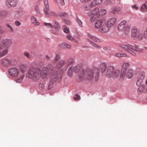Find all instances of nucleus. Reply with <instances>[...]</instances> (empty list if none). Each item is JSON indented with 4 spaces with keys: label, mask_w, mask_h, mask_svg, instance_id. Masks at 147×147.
I'll use <instances>...</instances> for the list:
<instances>
[{
    "label": "nucleus",
    "mask_w": 147,
    "mask_h": 147,
    "mask_svg": "<svg viewBox=\"0 0 147 147\" xmlns=\"http://www.w3.org/2000/svg\"><path fill=\"white\" fill-rule=\"evenodd\" d=\"M53 67L52 65H49L47 67H44L40 69L39 68H36L33 66L30 67L28 70V76L32 78L35 81H38L40 78H45L47 75V72L51 71L53 73Z\"/></svg>",
    "instance_id": "obj_1"
},
{
    "label": "nucleus",
    "mask_w": 147,
    "mask_h": 147,
    "mask_svg": "<svg viewBox=\"0 0 147 147\" xmlns=\"http://www.w3.org/2000/svg\"><path fill=\"white\" fill-rule=\"evenodd\" d=\"M99 73V70L97 68H95L93 69H88L86 71L82 69L79 76L83 78L86 77L89 80H92L94 78L95 81H96L98 80Z\"/></svg>",
    "instance_id": "obj_2"
},
{
    "label": "nucleus",
    "mask_w": 147,
    "mask_h": 147,
    "mask_svg": "<svg viewBox=\"0 0 147 147\" xmlns=\"http://www.w3.org/2000/svg\"><path fill=\"white\" fill-rule=\"evenodd\" d=\"M12 44L11 40L9 39H0V50L3 49L5 47L6 49L0 53V58L5 55L7 53L8 47Z\"/></svg>",
    "instance_id": "obj_3"
},
{
    "label": "nucleus",
    "mask_w": 147,
    "mask_h": 147,
    "mask_svg": "<svg viewBox=\"0 0 147 147\" xmlns=\"http://www.w3.org/2000/svg\"><path fill=\"white\" fill-rule=\"evenodd\" d=\"M107 27L106 22L101 19H99L96 21L94 24V28L96 29H99V31L102 33L107 32Z\"/></svg>",
    "instance_id": "obj_4"
},
{
    "label": "nucleus",
    "mask_w": 147,
    "mask_h": 147,
    "mask_svg": "<svg viewBox=\"0 0 147 147\" xmlns=\"http://www.w3.org/2000/svg\"><path fill=\"white\" fill-rule=\"evenodd\" d=\"M114 66H109L108 67L106 71V76L108 78L112 77L113 79L117 78L120 75V70L119 69H114Z\"/></svg>",
    "instance_id": "obj_5"
},
{
    "label": "nucleus",
    "mask_w": 147,
    "mask_h": 147,
    "mask_svg": "<svg viewBox=\"0 0 147 147\" xmlns=\"http://www.w3.org/2000/svg\"><path fill=\"white\" fill-rule=\"evenodd\" d=\"M120 47L124 49L125 51L127 52L130 49L138 52L142 51V49L136 45L134 46L130 44H122L120 45Z\"/></svg>",
    "instance_id": "obj_6"
},
{
    "label": "nucleus",
    "mask_w": 147,
    "mask_h": 147,
    "mask_svg": "<svg viewBox=\"0 0 147 147\" xmlns=\"http://www.w3.org/2000/svg\"><path fill=\"white\" fill-rule=\"evenodd\" d=\"M118 29L119 30L123 31L126 32H129L130 27L126 24V21L125 20L122 21L118 25Z\"/></svg>",
    "instance_id": "obj_7"
},
{
    "label": "nucleus",
    "mask_w": 147,
    "mask_h": 147,
    "mask_svg": "<svg viewBox=\"0 0 147 147\" xmlns=\"http://www.w3.org/2000/svg\"><path fill=\"white\" fill-rule=\"evenodd\" d=\"M130 64L129 63H124L122 66L121 72L119 76L120 80H122L124 78L127 68L130 66Z\"/></svg>",
    "instance_id": "obj_8"
},
{
    "label": "nucleus",
    "mask_w": 147,
    "mask_h": 147,
    "mask_svg": "<svg viewBox=\"0 0 147 147\" xmlns=\"http://www.w3.org/2000/svg\"><path fill=\"white\" fill-rule=\"evenodd\" d=\"M116 21V18H113L109 19L107 22H105L108 28L107 30V32L109 31L111 27L114 26Z\"/></svg>",
    "instance_id": "obj_9"
},
{
    "label": "nucleus",
    "mask_w": 147,
    "mask_h": 147,
    "mask_svg": "<svg viewBox=\"0 0 147 147\" xmlns=\"http://www.w3.org/2000/svg\"><path fill=\"white\" fill-rule=\"evenodd\" d=\"M9 75L13 77L17 76L19 73L18 70L16 68H12L8 70Z\"/></svg>",
    "instance_id": "obj_10"
},
{
    "label": "nucleus",
    "mask_w": 147,
    "mask_h": 147,
    "mask_svg": "<svg viewBox=\"0 0 147 147\" xmlns=\"http://www.w3.org/2000/svg\"><path fill=\"white\" fill-rule=\"evenodd\" d=\"M134 74V70L131 68H129L126 71L125 76L127 78L131 79L133 77Z\"/></svg>",
    "instance_id": "obj_11"
},
{
    "label": "nucleus",
    "mask_w": 147,
    "mask_h": 147,
    "mask_svg": "<svg viewBox=\"0 0 147 147\" xmlns=\"http://www.w3.org/2000/svg\"><path fill=\"white\" fill-rule=\"evenodd\" d=\"M135 71L138 74V78L144 79L145 76V74L144 71L141 70L140 69L138 68L137 69H136Z\"/></svg>",
    "instance_id": "obj_12"
},
{
    "label": "nucleus",
    "mask_w": 147,
    "mask_h": 147,
    "mask_svg": "<svg viewBox=\"0 0 147 147\" xmlns=\"http://www.w3.org/2000/svg\"><path fill=\"white\" fill-rule=\"evenodd\" d=\"M6 6L9 7L11 6L15 7L16 5V2L15 0H8L5 2Z\"/></svg>",
    "instance_id": "obj_13"
},
{
    "label": "nucleus",
    "mask_w": 147,
    "mask_h": 147,
    "mask_svg": "<svg viewBox=\"0 0 147 147\" xmlns=\"http://www.w3.org/2000/svg\"><path fill=\"white\" fill-rule=\"evenodd\" d=\"M107 65L105 63H102L100 66V69L102 73H105L106 76V71L107 70Z\"/></svg>",
    "instance_id": "obj_14"
},
{
    "label": "nucleus",
    "mask_w": 147,
    "mask_h": 147,
    "mask_svg": "<svg viewBox=\"0 0 147 147\" xmlns=\"http://www.w3.org/2000/svg\"><path fill=\"white\" fill-rule=\"evenodd\" d=\"M99 10L98 8H96L93 9L89 13V15H94L96 16H99L100 15L99 14Z\"/></svg>",
    "instance_id": "obj_15"
},
{
    "label": "nucleus",
    "mask_w": 147,
    "mask_h": 147,
    "mask_svg": "<svg viewBox=\"0 0 147 147\" xmlns=\"http://www.w3.org/2000/svg\"><path fill=\"white\" fill-rule=\"evenodd\" d=\"M45 8H44V11L45 14L47 16H49L48 10L49 9L48 1L47 0H45L44 1Z\"/></svg>",
    "instance_id": "obj_16"
},
{
    "label": "nucleus",
    "mask_w": 147,
    "mask_h": 147,
    "mask_svg": "<svg viewBox=\"0 0 147 147\" xmlns=\"http://www.w3.org/2000/svg\"><path fill=\"white\" fill-rule=\"evenodd\" d=\"M30 20L31 23L36 26H38L39 25V22L37 21L36 18L33 16L30 17Z\"/></svg>",
    "instance_id": "obj_17"
},
{
    "label": "nucleus",
    "mask_w": 147,
    "mask_h": 147,
    "mask_svg": "<svg viewBox=\"0 0 147 147\" xmlns=\"http://www.w3.org/2000/svg\"><path fill=\"white\" fill-rule=\"evenodd\" d=\"M59 47L62 48H66L70 49L71 48V45L69 44H67L65 42H62L59 45Z\"/></svg>",
    "instance_id": "obj_18"
},
{
    "label": "nucleus",
    "mask_w": 147,
    "mask_h": 147,
    "mask_svg": "<svg viewBox=\"0 0 147 147\" xmlns=\"http://www.w3.org/2000/svg\"><path fill=\"white\" fill-rule=\"evenodd\" d=\"M28 68V66L26 64H22L20 67V70L22 74H24Z\"/></svg>",
    "instance_id": "obj_19"
},
{
    "label": "nucleus",
    "mask_w": 147,
    "mask_h": 147,
    "mask_svg": "<svg viewBox=\"0 0 147 147\" xmlns=\"http://www.w3.org/2000/svg\"><path fill=\"white\" fill-rule=\"evenodd\" d=\"M11 63V61L7 59H4L2 61V64L5 66H9Z\"/></svg>",
    "instance_id": "obj_20"
},
{
    "label": "nucleus",
    "mask_w": 147,
    "mask_h": 147,
    "mask_svg": "<svg viewBox=\"0 0 147 147\" xmlns=\"http://www.w3.org/2000/svg\"><path fill=\"white\" fill-rule=\"evenodd\" d=\"M147 90V87L144 85L141 86L138 88V91L142 93H145Z\"/></svg>",
    "instance_id": "obj_21"
},
{
    "label": "nucleus",
    "mask_w": 147,
    "mask_h": 147,
    "mask_svg": "<svg viewBox=\"0 0 147 147\" xmlns=\"http://www.w3.org/2000/svg\"><path fill=\"white\" fill-rule=\"evenodd\" d=\"M63 73V70H62L60 74H57V71H54L51 75L52 77L53 78H56L57 77H58L59 78H60L61 77L62 74Z\"/></svg>",
    "instance_id": "obj_22"
},
{
    "label": "nucleus",
    "mask_w": 147,
    "mask_h": 147,
    "mask_svg": "<svg viewBox=\"0 0 147 147\" xmlns=\"http://www.w3.org/2000/svg\"><path fill=\"white\" fill-rule=\"evenodd\" d=\"M137 34V28L135 27H133L131 29V36L133 37H136Z\"/></svg>",
    "instance_id": "obj_23"
},
{
    "label": "nucleus",
    "mask_w": 147,
    "mask_h": 147,
    "mask_svg": "<svg viewBox=\"0 0 147 147\" xmlns=\"http://www.w3.org/2000/svg\"><path fill=\"white\" fill-rule=\"evenodd\" d=\"M88 36L89 39L94 42H99L100 41V40L99 39L91 34H88Z\"/></svg>",
    "instance_id": "obj_24"
},
{
    "label": "nucleus",
    "mask_w": 147,
    "mask_h": 147,
    "mask_svg": "<svg viewBox=\"0 0 147 147\" xmlns=\"http://www.w3.org/2000/svg\"><path fill=\"white\" fill-rule=\"evenodd\" d=\"M65 63V61L63 60H62L58 62L57 63L56 65L57 67L60 68L61 67L64 65Z\"/></svg>",
    "instance_id": "obj_25"
},
{
    "label": "nucleus",
    "mask_w": 147,
    "mask_h": 147,
    "mask_svg": "<svg viewBox=\"0 0 147 147\" xmlns=\"http://www.w3.org/2000/svg\"><path fill=\"white\" fill-rule=\"evenodd\" d=\"M103 0H95L91 3V5L93 6H95L101 3Z\"/></svg>",
    "instance_id": "obj_26"
},
{
    "label": "nucleus",
    "mask_w": 147,
    "mask_h": 147,
    "mask_svg": "<svg viewBox=\"0 0 147 147\" xmlns=\"http://www.w3.org/2000/svg\"><path fill=\"white\" fill-rule=\"evenodd\" d=\"M81 66L82 65L81 64H78L73 69L74 70L76 73L78 72L82 69Z\"/></svg>",
    "instance_id": "obj_27"
},
{
    "label": "nucleus",
    "mask_w": 147,
    "mask_h": 147,
    "mask_svg": "<svg viewBox=\"0 0 147 147\" xmlns=\"http://www.w3.org/2000/svg\"><path fill=\"white\" fill-rule=\"evenodd\" d=\"M73 70V67L71 66L69 68L68 70V75L70 77H72V76Z\"/></svg>",
    "instance_id": "obj_28"
},
{
    "label": "nucleus",
    "mask_w": 147,
    "mask_h": 147,
    "mask_svg": "<svg viewBox=\"0 0 147 147\" xmlns=\"http://www.w3.org/2000/svg\"><path fill=\"white\" fill-rule=\"evenodd\" d=\"M144 34L140 32H138L137 34L136 37L140 40H142L144 38Z\"/></svg>",
    "instance_id": "obj_29"
},
{
    "label": "nucleus",
    "mask_w": 147,
    "mask_h": 147,
    "mask_svg": "<svg viewBox=\"0 0 147 147\" xmlns=\"http://www.w3.org/2000/svg\"><path fill=\"white\" fill-rule=\"evenodd\" d=\"M142 78H137L136 85L138 86H140L141 85L142 82H143V80Z\"/></svg>",
    "instance_id": "obj_30"
},
{
    "label": "nucleus",
    "mask_w": 147,
    "mask_h": 147,
    "mask_svg": "<svg viewBox=\"0 0 147 147\" xmlns=\"http://www.w3.org/2000/svg\"><path fill=\"white\" fill-rule=\"evenodd\" d=\"M53 22V26L55 28L56 30L59 29L60 28V26L56 20H54Z\"/></svg>",
    "instance_id": "obj_31"
},
{
    "label": "nucleus",
    "mask_w": 147,
    "mask_h": 147,
    "mask_svg": "<svg viewBox=\"0 0 147 147\" xmlns=\"http://www.w3.org/2000/svg\"><path fill=\"white\" fill-rule=\"evenodd\" d=\"M92 16L90 19V20L91 22H94V21L96 20L98 17V16L94 15Z\"/></svg>",
    "instance_id": "obj_32"
},
{
    "label": "nucleus",
    "mask_w": 147,
    "mask_h": 147,
    "mask_svg": "<svg viewBox=\"0 0 147 147\" xmlns=\"http://www.w3.org/2000/svg\"><path fill=\"white\" fill-rule=\"evenodd\" d=\"M24 76V74H22L21 75L19 78H18L16 80V82L17 83H20L23 80Z\"/></svg>",
    "instance_id": "obj_33"
},
{
    "label": "nucleus",
    "mask_w": 147,
    "mask_h": 147,
    "mask_svg": "<svg viewBox=\"0 0 147 147\" xmlns=\"http://www.w3.org/2000/svg\"><path fill=\"white\" fill-rule=\"evenodd\" d=\"M141 10L143 12H146L147 11V7L146 4H144L141 8Z\"/></svg>",
    "instance_id": "obj_34"
},
{
    "label": "nucleus",
    "mask_w": 147,
    "mask_h": 147,
    "mask_svg": "<svg viewBox=\"0 0 147 147\" xmlns=\"http://www.w3.org/2000/svg\"><path fill=\"white\" fill-rule=\"evenodd\" d=\"M121 8L119 7H116L114 8L113 9V11L114 13H115L120 11Z\"/></svg>",
    "instance_id": "obj_35"
},
{
    "label": "nucleus",
    "mask_w": 147,
    "mask_h": 147,
    "mask_svg": "<svg viewBox=\"0 0 147 147\" xmlns=\"http://www.w3.org/2000/svg\"><path fill=\"white\" fill-rule=\"evenodd\" d=\"M144 38L145 40H147V27L144 29Z\"/></svg>",
    "instance_id": "obj_36"
},
{
    "label": "nucleus",
    "mask_w": 147,
    "mask_h": 147,
    "mask_svg": "<svg viewBox=\"0 0 147 147\" xmlns=\"http://www.w3.org/2000/svg\"><path fill=\"white\" fill-rule=\"evenodd\" d=\"M73 62V60L72 59H70L68 60L66 65L67 66H69L70 65L72 64Z\"/></svg>",
    "instance_id": "obj_37"
},
{
    "label": "nucleus",
    "mask_w": 147,
    "mask_h": 147,
    "mask_svg": "<svg viewBox=\"0 0 147 147\" xmlns=\"http://www.w3.org/2000/svg\"><path fill=\"white\" fill-rule=\"evenodd\" d=\"M24 55L27 59H29L30 58V53L28 52H24Z\"/></svg>",
    "instance_id": "obj_38"
},
{
    "label": "nucleus",
    "mask_w": 147,
    "mask_h": 147,
    "mask_svg": "<svg viewBox=\"0 0 147 147\" xmlns=\"http://www.w3.org/2000/svg\"><path fill=\"white\" fill-rule=\"evenodd\" d=\"M92 6L91 5V4L90 5H86L84 7V9L86 10L89 11L91 8Z\"/></svg>",
    "instance_id": "obj_39"
},
{
    "label": "nucleus",
    "mask_w": 147,
    "mask_h": 147,
    "mask_svg": "<svg viewBox=\"0 0 147 147\" xmlns=\"http://www.w3.org/2000/svg\"><path fill=\"white\" fill-rule=\"evenodd\" d=\"M63 21L64 22V23L67 25H69L71 24V22L68 20H65L64 18L62 19Z\"/></svg>",
    "instance_id": "obj_40"
},
{
    "label": "nucleus",
    "mask_w": 147,
    "mask_h": 147,
    "mask_svg": "<svg viewBox=\"0 0 147 147\" xmlns=\"http://www.w3.org/2000/svg\"><path fill=\"white\" fill-rule=\"evenodd\" d=\"M91 44L93 46L96 48H101V46L94 43L92 42H91Z\"/></svg>",
    "instance_id": "obj_41"
},
{
    "label": "nucleus",
    "mask_w": 147,
    "mask_h": 147,
    "mask_svg": "<svg viewBox=\"0 0 147 147\" xmlns=\"http://www.w3.org/2000/svg\"><path fill=\"white\" fill-rule=\"evenodd\" d=\"M99 14H100H100L101 15H104L105 14L106 12H107V11H106L105 10V9H101V10H100V11H99Z\"/></svg>",
    "instance_id": "obj_42"
},
{
    "label": "nucleus",
    "mask_w": 147,
    "mask_h": 147,
    "mask_svg": "<svg viewBox=\"0 0 147 147\" xmlns=\"http://www.w3.org/2000/svg\"><path fill=\"white\" fill-rule=\"evenodd\" d=\"M74 99L75 100H79L80 98V96L76 94V95L75 96L73 97Z\"/></svg>",
    "instance_id": "obj_43"
},
{
    "label": "nucleus",
    "mask_w": 147,
    "mask_h": 147,
    "mask_svg": "<svg viewBox=\"0 0 147 147\" xmlns=\"http://www.w3.org/2000/svg\"><path fill=\"white\" fill-rule=\"evenodd\" d=\"M67 37L68 39L70 40H72L74 39L73 37L70 34L67 35Z\"/></svg>",
    "instance_id": "obj_44"
},
{
    "label": "nucleus",
    "mask_w": 147,
    "mask_h": 147,
    "mask_svg": "<svg viewBox=\"0 0 147 147\" xmlns=\"http://www.w3.org/2000/svg\"><path fill=\"white\" fill-rule=\"evenodd\" d=\"M77 21L80 26H82V23L81 21L80 20V19H79L78 18H77Z\"/></svg>",
    "instance_id": "obj_45"
},
{
    "label": "nucleus",
    "mask_w": 147,
    "mask_h": 147,
    "mask_svg": "<svg viewBox=\"0 0 147 147\" xmlns=\"http://www.w3.org/2000/svg\"><path fill=\"white\" fill-rule=\"evenodd\" d=\"M51 81H52L51 80L48 86V88L49 90L51 89L53 87V84L52 82L51 83Z\"/></svg>",
    "instance_id": "obj_46"
},
{
    "label": "nucleus",
    "mask_w": 147,
    "mask_h": 147,
    "mask_svg": "<svg viewBox=\"0 0 147 147\" xmlns=\"http://www.w3.org/2000/svg\"><path fill=\"white\" fill-rule=\"evenodd\" d=\"M131 49H130L128 51V52H129L132 55L135 56L136 55V54L132 50H131Z\"/></svg>",
    "instance_id": "obj_47"
},
{
    "label": "nucleus",
    "mask_w": 147,
    "mask_h": 147,
    "mask_svg": "<svg viewBox=\"0 0 147 147\" xmlns=\"http://www.w3.org/2000/svg\"><path fill=\"white\" fill-rule=\"evenodd\" d=\"M63 31L65 33H67L69 32V30L68 28H66L64 29Z\"/></svg>",
    "instance_id": "obj_48"
},
{
    "label": "nucleus",
    "mask_w": 147,
    "mask_h": 147,
    "mask_svg": "<svg viewBox=\"0 0 147 147\" xmlns=\"http://www.w3.org/2000/svg\"><path fill=\"white\" fill-rule=\"evenodd\" d=\"M132 8L133 9H135L136 10H137L138 9V7L136 5H134L131 6Z\"/></svg>",
    "instance_id": "obj_49"
},
{
    "label": "nucleus",
    "mask_w": 147,
    "mask_h": 147,
    "mask_svg": "<svg viewBox=\"0 0 147 147\" xmlns=\"http://www.w3.org/2000/svg\"><path fill=\"white\" fill-rule=\"evenodd\" d=\"M120 57H127V55L125 53H120Z\"/></svg>",
    "instance_id": "obj_50"
},
{
    "label": "nucleus",
    "mask_w": 147,
    "mask_h": 147,
    "mask_svg": "<svg viewBox=\"0 0 147 147\" xmlns=\"http://www.w3.org/2000/svg\"><path fill=\"white\" fill-rule=\"evenodd\" d=\"M66 14V13L64 12H62L60 13L59 15L60 16H65Z\"/></svg>",
    "instance_id": "obj_51"
},
{
    "label": "nucleus",
    "mask_w": 147,
    "mask_h": 147,
    "mask_svg": "<svg viewBox=\"0 0 147 147\" xmlns=\"http://www.w3.org/2000/svg\"><path fill=\"white\" fill-rule=\"evenodd\" d=\"M59 58L60 57L58 55H56L55 57V61H56L59 59Z\"/></svg>",
    "instance_id": "obj_52"
},
{
    "label": "nucleus",
    "mask_w": 147,
    "mask_h": 147,
    "mask_svg": "<svg viewBox=\"0 0 147 147\" xmlns=\"http://www.w3.org/2000/svg\"><path fill=\"white\" fill-rule=\"evenodd\" d=\"M44 25L46 26H49L51 28L52 27V26L50 23H45Z\"/></svg>",
    "instance_id": "obj_53"
},
{
    "label": "nucleus",
    "mask_w": 147,
    "mask_h": 147,
    "mask_svg": "<svg viewBox=\"0 0 147 147\" xmlns=\"http://www.w3.org/2000/svg\"><path fill=\"white\" fill-rule=\"evenodd\" d=\"M59 3L61 5H63L65 4L64 0H60Z\"/></svg>",
    "instance_id": "obj_54"
},
{
    "label": "nucleus",
    "mask_w": 147,
    "mask_h": 147,
    "mask_svg": "<svg viewBox=\"0 0 147 147\" xmlns=\"http://www.w3.org/2000/svg\"><path fill=\"white\" fill-rule=\"evenodd\" d=\"M50 14L51 15L54 16H56L57 15V14L55 12L53 11H51Z\"/></svg>",
    "instance_id": "obj_55"
},
{
    "label": "nucleus",
    "mask_w": 147,
    "mask_h": 147,
    "mask_svg": "<svg viewBox=\"0 0 147 147\" xmlns=\"http://www.w3.org/2000/svg\"><path fill=\"white\" fill-rule=\"evenodd\" d=\"M34 9L37 12H38L39 11V7L37 5L35 6Z\"/></svg>",
    "instance_id": "obj_56"
},
{
    "label": "nucleus",
    "mask_w": 147,
    "mask_h": 147,
    "mask_svg": "<svg viewBox=\"0 0 147 147\" xmlns=\"http://www.w3.org/2000/svg\"><path fill=\"white\" fill-rule=\"evenodd\" d=\"M115 57H120V54L119 53H117L115 54L114 55Z\"/></svg>",
    "instance_id": "obj_57"
},
{
    "label": "nucleus",
    "mask_w": 147,
    "mask_h": 147,
    "mask_svg": "<svg viewBox=\"0 0 147 147\" xmlns=\"http://www.w3.org/2000/svg\"><path fill=\"white\" fill-rule=\"evenodd\" d=\"M3 27L1 26H0V34L3 33L4 32V30H3Z\"/></svg>",
    "instance_id": "obj_58"
},
{
    "label": "nucleus",
    "mask_w": 147,
    "mask_h": 147,
    "mask_svg": "<svg viewBox=\"0 0 147 147\" xmlns=\"http://www.w3.org/2000/svg\"><path fill=\"white\" fill-rule=\"evenodd\" d=\"M51 33H53V34L56 35H58L59 33L57 32H56L55 31H54L51 30Z\"/></svg>",
    "instance_id": "obj_59"
},
{
    "label": "nucleus",
    "mask_w": 147,
    "mask_h": 147,
    "mask_svg": "<svg viewBox=\"0 0 147 147\" xmlns=\"http://www.w3.org/2000/svg\"><path fill=\"white\" fill-rule=\"evenodd\" d=\"M7 26L10 29V31L12 32L13 31V29L9 25L7 24Z\"/></svg>",
    "instance_id": "obj_60"
},
{
    "label": "nucleus",
    "mask_w": 147,
    "mask_h": 147,
    "mask_svg": "<svg viewBox=\"0 0 147 147\" xmlns=\"http://www.w3.org/2000/svg\"><path fill=\"white\" fill-rule=\"evenodd\" d=\"M15 24L17 26H19L20 25L21 23L18 21H17L16 22Z\"/></svg>",
    "instance_id": "obj_61"
},
{
    "label": "nucleus",
    "mask_w": 147,
    "mask_h": 147,
    "mask_svg": "<svg viewBox=\"0 0 147 147\" xmlns=\"http://www.w3.org/2000/svg\"><path fill=\"white\" fill-rule=\"evenodd\" d=\"M111 49V47H104L103 48V49L105 50H109Z\"/></svg>",
    "instance_id": "obj_62"
},
{
    "label": "nucleus",
    "mask_w": 147,
    "mask_h": 147,
    "mask_svg": "<svg viewBox=\"0 0 147 147\" xmlns=\"http://www.w3.org/2000/svg\"><path fill=\"white\" fill-rule=\"evenodd\" d=\"M145 84L147 87V78L145 80Z\"/></svg>",
    "instance_id": "obj_63"
},
{
    "label": "nucleus",
    "mask_w": 147,
    "mask_h": 147,
    "mask_svg": "<svg viewBox=\"0 0 147 147\" xmlns=\"http://www.w3.org/2000/svg\"><path fill=\"white\" fill-rule=\"evenodd\" d=\"M110 3V2H108L107 1L105 2V3L106 4H109Z\"/></svg>",
    "instance_id": "obj_64"
}]
</instances>
